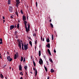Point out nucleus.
Masks as SVG:
<instances>
[{
	"mask_svg": "<svg viewBox=\"0 0 79 79\" xmlns=\"http://www.w3.org/2000/svg\"><path fill=\"white\" fill-rule=\"evenodd\" d=\"M24 49L25 50H26L27 49H28V46L27 45V44H24Z\"/></svg>",
	"mask_w": 79,
	"mask_h": 79,
	"instance_id": "f257e3e1",
	"label": "nucleus"
},
{
	"mask_svg": "<svg viewBox=\"0 0 79 79\" xmlns=\"http://www.w3.org/2000/svg\"><path fill=\"white\" fill-rule=\"evenodd\" d=\"M7 59L8 61H11L13 59L12 58H10V56H7Z\"/></svg>",
	"mask_w": 79,
	"mask_h": 79,
	"instance_id": "f03ea898",
	"label": "nucleus"
},
{
	"mask_svg": "<svg viewBox=\"0 0 79 79\" xmlns=\"http://www.w3.org/2000/svg\"><path fill=\"white\" fill-rule=\"evenodd\" d=\"M9 11L10 12H12L13 11V8H12V6H10L9 7Z\"/></svg>",
	"mask_w": 79,
	"mask_h": 79,
	"instance_id": "7ed1b4c3",
	"label": "nucleus"
},
{
	"mask_svg": "<svg viewBox=\"0 0 79 79\" xmlns=\"http://www.w3.org/2000/svg\"><path fill=\"white\" fill-rule=\"evenodd\" d=\"M39 63L40 64H43V60L42 59H40V60L39 61Z\"/></svg>",
	"mask_w": 79,
	"mask_h": 79,
	"instance_id": "20e7f679",
	"label": "nucleus"
},
{
	"mask_svg": "<svg viewBox=\"0 0 79 79\" xmlns=\"http://www.w3.org/2000/svg\"><path fill=\"white\" fill-rule=\"evenodd\" d=\"M35 76H37V70L35 69V68H33V71H35Z\"/></svg>",
	"mask_w": 79,
	"mask_h": 79,
	"instance_id": "39448f33",
	"label": "nucleus"
},
{
	"mask_svg": "<svg viewBox=\"0 0 79 79\" xmlns=\"http://www.w3.org/2000/svg\"><path fill=\"white\" fill-rule=\"evenodd\" d=\"M14 27H15V26L11 25L10 27V30H12V29H13L14 28Z\"/></svg>",
	"mask_w": 79,
	"mask_h": 79,
	"instance_id": "423d86ee",
	"label": "nucleus"
},
{
	"mask_svg": "<svg viewBox=\"0 0 79 79\" xmlns=\"http://www.w3.org/2000/svg\"><path fill=\"white\" fill-rule=\"evenodd\" d=\"M23 19L24 21H26V17L25 16H24V15H23Z\"/></svg>",
	"mask_w": 79,
	"mask_h": 79,
	"instance_id": "0eeeda50",
	"label": "nucleus"
},
{
	"mask_svg": "<svg viewBox=\"0 0 79 79\" xmlns=\"http://www.w3.org/2000/svg\"><path fill=\"white\" fill-rule=\"evenodd\" d=\"M19 69L20 71L22 70V67H21V65H20L19 66Z\"/></svg>",
	"mask_w": 79,
	"mask_h": 79,
	"instance_id": "6e6552de",
	"label": "nucleus"
},
{
	"mask_svg": "<svg viewBox=\"0 0 79 79\" xmlns=\"http://www.w3.org/2000/svg\"><path fill=\"white\" fill-rule=\"evenodd\" d=\"M48 52L49 54L50 55H52V54H51V52H50V51L49 50V49H48Z\"/></svg>",
	"mask_w": 79,
	"mask_h": 79,
	"instance_id": "1a4fd4ad",
	"label": "nucleus"
},
{
	"mask_svg": "<svg viewBox=\"0 0 79 79\" xmlns=\"http://www.w3.org/2000/svg\"><path fill=\"white\" fill-rule=\"evenodd\" d=\"M27 23V22L26 21H24V24H25V26H26V24Z\"/></svg>",
	"mask_w": 79,
	"mask_h": 79,
	"instance_id": "9d476101",
	"label": "nucleus"
},
{
	"mask_svg": "<svg viewBox=\"0 0 79 79\" xmlns=\"http://www.w3.org/2000/svg\"><path fill=\"white\" fill-rule=\"evenodd\" d=\"M44 69L46 71H48V69H47V67H45V65H44Z\"/></svg>",
	"mask_w": 79,
	"mask_h": 79,
	"instance_id": "9b49d317",
	"label": "nucleus"
},
{
	"mask_svg": "<svg viewBox=\"0 0 79 79\" xmlns=\"http://www.w3.org/2000/svg\"><path fill=\"white\" fill-rule=\"evenodd\" d=\"M11 3V0H8V5H10Z\"/></svg>",
	"mask_w": 79,
	"mask_h": 79,
	"instance_id": "f8f14e48",
	"label": "nucleus"
},
{
	"mask_svg": "<svg viewBox=\"0 0 79 79\" xmlns=\"http://www.w3.org/2000/svg\"><path fill=\"white\" fill-rule=\"evenodd\" d=\"M50 44H48L46 45V47H48V48H50Z\"/></svg>",
	"mask_w": 79,
	"mask_h": 79,
	"instance_id": "ddd939ff",
	"label": "nucleus"
},
{
	"mask_svg": "<svg viewBox=\"0 0 79 79\" xmlns=\"http://www.w3.org/2000/svg\"><path fill=\"white\" fill-rule=\"evenodd\" d=\"M39 56H40V55H41V51H39Z\"/></svg>",
	"mask_w": 79,
	"mask_h": 79,
	"instance_id": "4468645a",
	"label": "nucleus"
},
{
	"mask_svg": "<svg viewBox=\"0 0 79 79\" xmlns=\"http://www.w3.org/2000/svg\"><path fill=\"white\" fill-rule=\"evenodd\" d=\"M18 46L19 47L20 50H21V44H19Z\"/></svg>",
	"mask_w": 79,
	"mask_h": 79,
	"instance_id": "2eb2a0df",
	"label": "nucleus"
},
{
	"mask_svg": "<svg viewBox=\"0 0 79 79\" xmlns=\"http://www.w3.org/2000/svg\"><path fill=\"white\" fill-rule=\"evenodd\" d=\"M17 56L16 55V54H15V56H14V59H15H15H16V58H17Z\"/></svg>",
	"mask_w": 79,
	"mask_h": 79,
	"instance_id": "dca6fc26",
	"label": "nucleus"
},
{
	"mask_svg": "<svg viewBox=\"0 0 79 79\" xmlns=\"http://www.w3.org/2000/svg\"><path fill=\"white\" fill-rule=\"evenodd\" d=\"M46 41L47 42H50V40H49L48 38L47 39H46Z\"/></svg>",
	"mask_w": 79,
	"mask_h": 79,
	"instance_id": "f3484780",
	"label": "nucleus"
},
{
	"mask_svg": "<svg viewBox=\"0 0 79 79\" xmlns=\"http://www.w3.org/2000/svg\"><path fill=\"white\" fill-rule=\"evenodd\" d=\"M0 77H1V78H2L3 77H4L3 75L2 74H0Z\"/></svg>",
	"mask_w": 79,
	"mask_h": 79,
	"instance_id": "a211bd4d",
	"label": "nucleus"
},
{
	"mask_svg": "<svg viewBox=\"0 0 79 79\" xmlns=\"http://www.w3.org/2000/svg\"><path fill=\"white\" fill-rule=\"evenodd\" d=\"M17 27L18 29H19V23L17 24Z\"/></svg>",
	"mask_w": 79,
	"mask_h": 79,
	"instance_id": "6ab92c4d",
	"label": "nucleus"
},
{
	"mask_svg": "<svg viewBox=\"0 0 79 79\" xmlns=\"http://www.w3.org/2000/svg\"><path fill=\"white\" fill-rule=\"evenodd\" d=\"M29 44H30V45H31V47H32V41H30L29 42Z\"/></svg>",
	"mask_w": 79,
	"mask_h": 79,
	"instance_id": "aec40b11",
	"label": "nucleus"
},
{
	"mask_svg": "<svg viewBox=\"0 0 79 79\" xmlns=\"http://www.w3.org/2000/svg\"><path fill=\"white\" fill-rule=\"evenodd\" d=\"M21 61H23V56H21V59L20 60Z\"/></svg>",
	"mask_w": 79,
	"mask_h": 79,
	"instance_id": "412c9836",
	"label": "nucleus"
},
{
	"mask_svg": "<svg viewBox=\"0 0 79 79\" xmlns=\"http://www.w3.org/2000/svg\"><path fill=\"white\" fill-rule=\"evenodd\" d=\"M49 60L50 62H51V63H53V60L52 59H49Z\"/></svg>",
	"mask_w": 79,
	"mask_h": 79,
	"instance_id": "4be33fe9",
	"label": "nucleus"
},
{
	"mask_svg": "<svg viewBox=\"0 0 79 79\" xmlns=\"http://www.w3.org/2000/svg\"><path fill=\"white\" fill-rule=\"evenodd\" d=\"M55 71L53 69H51V73H53V72H54Z\"/></svg>",
	"mask_w": 79,
	"mask_h": 79,
	"instance_id": "5701e85b",
	"label": "nucleus"
},
{
	"mask_svg": "<svg viewBox=\"0 0 79 79\" xmlns=\"http://www.w3.org/2000/svg\"><path fill=\"white\" fill-rule=\"evenodd\" d=\"M33 65H34V66L35 67L36 64H35V62H34V60H33Z\"/></svg>",
	"mask_w": 79,
	"mask_h": 79,
	"instance_id": "b1692460",
	"label": "nucleus"
},
{
	"mask_svg": "<svg viewBox=\"0 0 79 79\" xmlns=\"http://www.w3.org/2000/svg\"><path fill=\"white\" fill-rule=\"evenodd\" d=\"M27 66H25L24 67V68L25 70H26L27 69Z\"/></svg>",
	"mask_w": 79,
	"mask_h": 79,
	"instance_id": "393cba45",
	"label": "nucleus"
},
{
	"mask_svg": "<svg viewBox=\"0 0 79 79\" xmlns=\"http://www.w3.org/2000/svg\"><path fill=\"white\" fill-rule=\"evenodd\" d=\"M37 40H35V45H37Z\"/></svg>",
	"mask_w": 79,
	"mask_h": 79,
	"instance_id": "a878e982",
	"label": "nucleus"
},
{
	"mask_svg": "<svg viewBox=\"0 0 79 79\" xmlns=\"http://www.w3.org/2000/svg\"><path fill=\"white\" fill-rule=\"evenodd\" d=\"M50 25L53 28V24H52V23H50Z\"/></svg>",
	"mask_w": 79,
	"mask_h": 79,
	"instance_id": "bb28decb",
	"label": "nucleus"
},
{
	"mask_svg": "<svg viewBox=\"0 0 79 79\" xmlns=\"http://www.w3.org/2000/svg\"><path fill=\"white\" fill-rule=\"evenodd\" d=\"M16 55L17 56H19V55L18 54V52H16Z\"/></svg>",
	"mask_w": 79,
	"mask_h": 79,
	"instance_id": "cd10ccee",
	"label": "nucleus"
},
{
	"mask_svg": "<svg viewBox=\"0 0 79 79\" xmlns=\"http://www.w3.org/2000/svg\"><path fill=\"white\" fill-rule=\"evenodd\" d=\"M20 75H22V76H23V72H21L20 73Z\"/></svg>",
	"mask_w": 79,
	"mask_h": 79,
	"instance_id": "c85d7f7f",
	"label": "nucleus"
},
{
	"mask_svg": "<svg viewBox=\"0 0 79 79\" xmlns=\"http://www.w3.org/2000/svg\"><path fill=\"white\" fill-rule=\"evenodd\" d=\"M13 16H14V15H12L10 16V18L11 19H13Z\"/></svg>",
	"mask_w": 79,
	"mask_h": 79,
	"instance_id": "c756f323",
	"label": "nucleus"
},
{
	"mask_svg": "<svg viewBox=\"0 0 79 79\" xmlns=\"http://www.w3.org/2000/svg\"><path fill=\"white\" fill-rule=\"evenodd\" d=\"M46 62L47 64V65H49V63L48 62V61H46Z\"/></svg>",
	"mask_w": 79,
	"mask_h": 79,
	"instance_id": "7c9ffc66",
	"label": "nucleus"
},
{
	"mask_svg": "<svg viewBox=\"0 0 79 79\" xmlns=\"http://www.w3.org/2000/svg\"><path fill=\"white\" fill-rule=\"evenodd\" d=\"M17 34H18V31H15V35H17Z\"/></svg>",
	"mask_w": 79,
	"mask_h": 79,
	"instance_id": "2f4dec72",
	"label": "nucleus"
},
{
	"mask_svg": "<svg viewBox=\"0 0 79 79\" xmlns=\"http://www.w3.org/2000/svg\"><path fill=\"white\" fill-rule=\"evenodd\" d=\"M15 14H16L17 16H18V11H16V12H15Z\"/></svg>",
	"mask_w": 79,
	"mask_h": 79,
	"instance_id": "473e14b6",
	"label": "nucleus"
},
{
	"mask_svg": "<svg viewBox=\"0 0 79 79\" xmlns=\"http://www.w3.org/2000/svg\"><path fill=\"white\" fill-rule=\"evenodd\" d=\"M16 2L20 3V2H19V0H16Z\"/></svg>",
	"mask_w": 79,
	"mask_h": 79,
	"instance_id": "72a5a7b5",
	"label": "nucleus"
},
{
	"mask_svg": "<svg viewBox=\"0 0 79 79\" xmlns=\"http://www.w3.org/2000/svg\"><path fill=\"white\" fill-rule=\"evenodd\" d=\"M22 49L23 50H24V46L22 47Z\"/></svg>",
	"mask_w": 79,
	"mask_h": 79,
	"instance_id": "f704fd0d",
	"label": "nucleus"
},
{
	"mask_svg": "<svg viewBox=\"0 0 79 79\" xmlns=\"http://www.w3.org/2000/svg\"><path fill=\"white\" fill-rule=\"evenodd\" d=\"M26 31L27 32H28V29L27 28L26 29Z\"/></svg>",
	"mask_w": 79,
	"mask_h": 79,
	"instance_id": "c9c22d12",
	"label": "nucleus"
},
{
	"mask_svg": "<svg viewBox=\"0 0 79 79\" xmlns=\"http://www.w3.org/2000/svg\"><path fill=\"white\" fill-rule=\"evenodd\" d=\"M52 40H53V35H52Z\"/></svg>",
	"mask_w": 79,
	"mask_h": 79,
	"instance_id": "e433bc0d",
	"label": "nucleus"
},
{
	"mask_svg": "<svg viewBox=\"0 0 79 79\" xmlns=\"http://www.w3.org/2000/svg\"><path fill=\"white\" fill-rule=\"evenodd\" d=\"M20 12H21V13H22V14H23V10H21L20 11Z\"/></svg>",
	"mask_w": 79,
	"mask_h": 79,
	"instance_id": "4c0bfd02",
	"label": "nucleus"
},
{
	"mask_svg": "<svg viewBox=\"0 0 79 79\" xmlns=\"http://www.w3.org/2000/svg\"><path fill=\"white\" fill-rule=\"evenodd\" d=\"M28 29H29V28H30V25H29V24H28Z\"/></svg>",
	"mask_w": 79,
	"mask_h": 79,
	"instance_id": "58836bf2",
	"label": "nucleus"
},
{
	"mask_svg": "<svg viewBox=\"0 0 79 79\" xmlns=\"http://www.w3.org/2000/svg\"><path fill=\"white\" fill-rule=\"evenodd\" d=\"M36 7H37V2H36Z\"/></svg>",
	"mask_w": 79,
	"mask_h": 79,
	"instance_id": "ea45409f",
	"label": "nucleus"
},
{
	"mask_svg": "<svg viewBox=\"0 0 79 79\" xmlns=\"http://www.w3.org/2000/svg\"><path fill=\"white\" fill-rule=\"evenodd\" d=\"M46 56H43V57L44 58V59H46Z\"/></svg>",
	"mask_w": 79,
	"mask_h": 79,
	"instance_id": "a19ab883",
	"label": "nucleus"
},
{
	"mask_svg": "<svg viewBox=\"0 0 79 79\" xmlns=\"http://www.w3.org/2000/svg\"><path fill=\"white\" fill-rule=\"evenodd\" d=\"M25 28L26 29H27V27L26 26H26L25 25Z\"/></svg>",
	"mask_w": 79,
	"mask_h": 79,
	"instance_id": "79ce46f5",
	"label": "nucleus"
},
{
	"mask_svg": "<svg viewBox=\"0 0 79 79\" xmlns=\"http://www.w3.org/2000/svg\"><path fill=\"white\" fill-rule=\"evenodd\" d=\"M54 53H56V50H55V49H54Z\"/></svg>",
	"mask_w": 79,
	"mask_h": 79,
	"instance_id": "37998d69",
	"label": "nucleus"
},
{
	"mask_svg": "<svg viewBox=\"0 0 79 79\" xmlns=\"http://www.w3.org/2000/svg\"><path fill=\"white\" fill-rule=\"evenodd\" d=\"M0 41H1V42H2V39L1 38L0 39Z\"/></svg>",
	"mask_w": 79,
	"mask_h": 79,
	"instance_id": "c03bdc74",
	"label": "nucleus"
},
{
	"mask_svg": "<svg viewBox=\"0 0 79 79\" xmlns=\"http://www.w3.org/2000/svg\"><path fill=\"white\" fill-rule=\"evenodd\" d=\"M19 3L20 2H17V3L16 4H17V5H19Z\"/></svg>",
	"mask_w": 79,
	"mask_h": 79,
	"instance_id": "a18cd8bd",
	"label": "nucleus"
},
{
	"mask_svg": "<svg viewBox=\"0 0 79 79\" xmlns=\"http://www.w3.org/2000/svg\"><path fill=\"white\" fill-rule=\"evenodd\" d=\"M4 68H5V67H6V64L4 65Z\"/></svg>",
	"mask_w": 79,
	"mask_h": 79,
	"instance_id": "49530a36",
	"label": "nucleus"
},
{
	"mask_svg": "<svg viewBox=\"0 0 79 79\" xmlns=\"http://www.w3.org/2000/svg\"><path fill=\"white\" fill-rule=\"evenodd\" d=\"M24 44H22V47H24Z\"/></svg>",
	"mask_w": 79,
	"mask_h": 79,
	"instance_id": "de8ad7c7",
	"label": "nucleus"
},
{
	"mask_svg": "<svg viewBox=\"0 0 79 79\" xmlns=\"http://www.w3.org/2000/svg\"><path fill=\"white\" fill-rule=\"evenodd\" d=\"M2 18L3 19H5V16H2Z\"/></svg>",
	"mask_w": 79,
	"mask_h": 79,
	"instance_id": "09e8293b",
	"label": "nucleus"
},
{
	"mask_svg": "<svg viewBox=\"0 0 79 79\" xmlns=\"http://www.w3.org/2000/svg\"><path fill=\"white\" fill-rule=\"evenodd\" d=\"M47 79H50V77L49 76L48 77Z\"/></svg>",
	"mask_w": 79,
	"mask_h": 79,
	"instance_id": "8fccbe9b",
	"label": "nucleus"
},
{
	"mask_svg": "<svg viewBox=\"0 0 79 79\" xmlns=\"http://www.w3.org/2000/svg\"><path fill=\"white\" fill-rule=\"evenodd\" d=\"M23 62H25V58H24V59H23Z\"/></svg>",
	"mask_w": 79,
	"mask_h": 79,
	"instance_id": "3c124183",
	"label": "nucleus"
},
{
	"mask_svg": "<svg viewBox=\"0 0 79 79\" xmlns=\"http://www.w3.org/2000/svg\"><path fill=\"white\" fill-rule=\"evenodd\" d=\"M43 37H41V40H42V39H43Z\"/></svg>",
	"mask_w": 79,
	"mask_h": 79,
	"instance_id": "603ef678",
	"label": "nucleus"
},
{
	"mask_svg": "<svg viewBox=\"0 0 79 79\" xmlns=\"http://www.w3.org/2000/svg\"><path fill=\"white\" fill-rule=\"evenodd\" d=\"M2 43H3L2 41L0 42V44H2Z\"/></svg>",
	"mask_w": 79,
	"mask_h": 79,
	"instance_id": "864d4df0",
	"label": "nucleus"
},
{
	"mask_svg": "<svg viewBox=\"0 0 79 79\" xmlns=\"http://www.w3.org/2000/svg\"><path fill=\"white\" fill-rule=\"evenodd\" d=\"M18 44H21V42H20V41L19 42Z\"/></svg>",
	"mask_w": 79,
	"mask_h": 79,
	"instance_id": "5fc2aeb1",
	"label": "nucleus"
},
{
	"mask_svg": "<svg viewBox=\"0 0 79 79\" xmlns=\"http://www.w3.org/2000/svg\"><path fill=\"white\" fill-rule=\"evenodd\" d=\"M34 35H35V36H36V34H35V33H34Z\"/></svg>",
	"mask_w": 79,
	"mask_h": 79,
	"instance_id": "6e6d98bb",
	"label": "nucleus"
},
{
	"mask_svg": "<svg viewBox=\"0 0 79 79\" xmlns=\"http://www.w3.org/2000/svg\"><path fill=\"white\" fill-rule=\"evenodd\" d=\"M16 6H17V7H18V4H16Z\"/></svg>",
	"mask_w": 79,
	"mask_h": 79,
	"instance_id": "4d7b16f0",
	"label": "nucleus"
},
{
	"mask_svg": "<svg viewBox=\"0 0 79 79\" xmlns=\"http://www.w3.org/2000/svg\"><path fill=\"white\" fill-rule=\"evenodd\" d=\"M20 79H23V77H21Z\"/></svg>",
	"mask_w": 79,
	"mask_h": 79,
	"instance_id": "13d9d810",
	"label": "nucleus"
},
{
	"mask_svg": "<svg viewBox=\"0 0 79 79\" xmlns=\"http://www.w3.org/2000/svg\"><path fill=\"white\" fill-rule=\"evenodd\" d=\"M49 22H52V19H50V20H49Z\"/></svg>",
	"mask_w": 79,
	"mask_h": 79,
	"instance_id": "bf43d9fd",
	"label": "nucleus"
},
{
	"mask_svg": "<svg viewBox=\"0 0 79 79\" xmlns=\"http://www.w3.org/2000/svg\"><path fill=\"white\" fill-rule=\"evenodd\" d=\"M25 73H26V74L27 75V72H26V71H25Z\"/></svg>",
	"mask_w": 79,
	"mask_h": 79,
	"instance_id": "052dcab7",
	"label": "nucleus"
},
{
	"mask_svg": "<svg viewBox=\"0 0 79 79\" xmlns=\"http://www.w3.org/2000/svg\"><path fill=\"white\" fill-rule=\"evenodd\" d=\"M28 16H27V19H28Z\"/></svg>",
	"mask_w": 79,
	"mask_h": 79,
	"instance_id": "680f3d73",
	"label": "nucleus"
},
{
	"mask_svg": "<svg viewBox=\"0 0 79 79\" xmlns=\"http://www.w3.org/2000/svg\"><path fill=\"white\" fill-rule=\"evenodd\" d=\"M14 27H15V28H16V25H15V26H14Z\"/></svg>",
	"mask_w": 79,
	"mask_h": 79,
	"instance_id": "e2e57ef3",
	"label": "nucleus"
},
{
	"mask_svg": "<svg viewBox=\"0 0 79 79\" xmlns=\"http://www.w3.org/2000/svg\"><path fill=\"white\" fill-rule=\"evenodd\" d=\"M30 30V28H28V31H29V30Z\"/></svg>",
	"mask_w": 79,
	"mask_h": 79,
	"instance_id": "0e129e2a",
	"label": "nucleus"
},
{
	"mask_svg": "<svg viewBox=\"0 0 79 79\" xmlns=\"http://www.w3.org/2000/svg\"><path fill=\"white\" fill-rule=\"evenodd\" d=\"M17 41L18 42H19L20 41L19 40H17Z\"/></svg>",
	"mask_w": 79,
	"mask_h": 79,
	"instance_id": "69168bd1",
	"label": "nucleus"
},
{
	"mask_svg": "<svg viewBox=\"0 0 79 79\" xmlns=\"http://www.w3.org/2000/svg\"><path fill=\"white\" fill-rule=\"evenodd\" d=\"M42 40H43V41H44V38Z\"/></svg>",
	"mask_w": 79,
	"mask_h": 79,
	"instance_id": "338daca9",
	"label": "nucleus"
},
{
	"mask_svg": "<svg viewBox=\"0 0 79 79\" xmlns=\"http://www.w3.org/2000/svg\"><path fill=\"white\" fill-rule=\"evenodd\" d=\"M16 38L17 39V38H18V36H17V35L16 36Z\"/></svg>",
	"mask_w": 79,
	"mask_h": 79,
	"instance_id": "774afa93",
	"label": "nucleus"
}]
</instances>
